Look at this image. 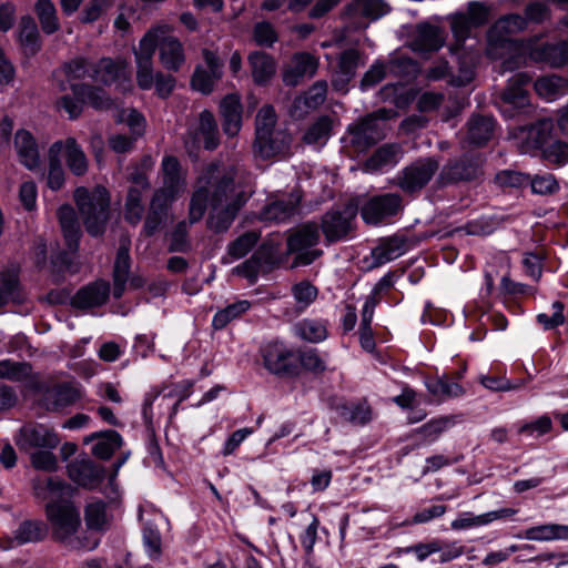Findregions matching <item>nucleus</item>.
Listing matches in <instances>:
<instances>
[{"label":"nucleus","instance_id":"nucleus-2","mask_svg":"<svg viewBox=\"0 0 568 568\" xmlns=\"http://www.w3.org/2000/svg\"><path fill=\"white\" fill-rule=\"evenodd\" d=\"M277 118L272 105L261 108L255 118L253 152L268 160L291 155L292 136L286 129L276 125Z\"/></svg>","mask_w":568,"mask_h":568},{"label":"nucleus","instance_id":"nucleus-31","mask_svg":"<svg viewBox=\"0 0 568 568\" xmlns=\"http://www.w3.org/2000/svg\"><path fill=\"white\" fill-rule=\"evenodd\" d=\"M58 219L63 233L67 247L71 252H77L79 240L81 236L80 224L78 222L75 211L70 205H62L58 210Z\"/></svg>","mask_w":568,"mask_h":568},{"label":"nucleus","instance_id":"nucleus-8","mask_svg":"<svg viewBox=\"0 0 568 568\" xmlns=\"http://www.w3.org/2000/svg\"><path fill=\"white\" fill-rule=\"evenodd\" d=\"M320 242L318 225L307 222L293 230L287 237V251L295 254V265H308L322 255V250L314 248Z\"/></svg>","mask_w":568,"mask_h":568},{"label":"nucleus","instance_id":"nucleus-34","mask_svg":"<svg viewBox=\"0 0 568 568\" xmlns=\"http://www.w3.org/2000/svg\"><path fill=\"white\" fill-rule=\"evenodd\" d=\"M14 145L20 162L32 170L39 165L40 154L38 144L29 131L19 130L14 136Z\"/></svg>","mask_w":568,"mask_h":568},{"label":"nucleus","instance_id":"nucleus-39","mask_svg":"<svg viewBox=\"0 0 568 568\" xmlns=\"http://www.w3.org/2000/svg\"><path fill=\"white\" fill-rule=\"evenodd\" d=\"M402 154V148L396 143H386L379 146L365 162L367 172H377L384 168L395 165Z\"/></svg>","mask_w":568,"mask_h":568},{"label":"nucleus","instance_id":"nucleus-64","mask_svg":"<svg viewBox=\"0 0 568 568\" xmlns=\"http://www.w3.org/2000/svg\"><path fill=\"white\" fill-rule=\"evenodd\" d=\"M292 294L298 308L304 310L315 301L317 288L308 281H302L292 286Z\"/></svg>","mask_w":568,"mask_h":568},{"label":"nucleus","instance_id":"nucleus-40","mask_svg":"<svg viewBox=\"0 0 568 568\" xmlns=\"http://www.w3.org/2000/svg\"><path fill=\"white\" fill-rule=\"evenodd\" d=\"M495 122L486 115H473L467 123V140L469 144L484 145L493 136Z\"/></svg>","mask_w":568,"mask_h":568},{"label":"nucleus","instance_id":"nucleus-33","mask_svg":"<svg viewBox=\"0 0 568 568\" xmlns=\"http://www.w3.org/2000/svg\"><path fill=\"white\" fill-rule=\"evenodd\" d=\"M402 65L414 68V63L409 59L395 58V59H392L387 64L376 61L374 64L371 65V68L363 75L362 81H361L362 89H366V88L376 85L385 78L387 72L397 73L398 69Z\"/></svg>","mask_w":568,"mask_h":568},{"label":"nucleus","instance_id":"nucleus-26","mask_svg":"<svg viewBox=\"0 0 568 568\" xmlns=\"http://www.w3.org/2000/svg\"><path fill=\"white\" fill-rule=\"evenodd\" d=\"M531 77L526 72L514 74L501 93V100L516 109H523L528 105L527 85L530 83Z\"/></svg>","mask_w":568,"mask_h":568},{"label":"nucleus","instance_id":"nucleus-5","mask_svg":"<svg viewBox=\"0 0 568 568\" xmlns=\"http://www.w3.org/2000/svg\"><path fill=\"white\" fill-rule=\"evenodd\" d=\"M149 40L151 51L159 50L161 65L170 72H179L186 62L185 48L182 41L174 36V28L168 23L152 26L142 37Z\"/></svg>","mask_w":568,"mask_h":568},{"label":"nucleus","instance_id":"nucleus-29","mask_svg":"<svg viewBox=\"0 0 568 568\" xmlns=\"http://www.w3.org/2000/svg\"><path fill=\"white\" fill-rule=\"evenodd\" d=\"M531 58L551 68H561L568 63V41L541 44L531 51Z\"/></svg>","mask_w":568,"mask_h":568},{"label":"nucleus","instance_id":"nucleus-41","mask_svg":"<svg viewBox=\"0 0 568 568\" xmlns=\"http://www.w3.org/2000/svg\"><path fill=\"white\" fill-rule=\"evenodd\" d=\"M71 91L83 103H88L97 110H108L112 105V101L106 92L100 88L85 83H74L71 84Z\"/></svg>","mask_w":568,"mask_h":568},{"label":"nucleus","instance_id":"nucleus-3","mask_svg":"<svg viewBox=\"0 0 568 568\" xmlns=\"http://www.w3.org/2000/svg\"><path fill=\"white\" fill-rule=\"evenodd\" d=\"M74 200L87 232L91 236L102 235L110 216L108 191L102 186L92 191L81 186L75 190Z\"/></svg>","mask_w":568,"mask_h":568},{"label":"nucleus","instance_id":"nucleus-54","mask_svg":"<svg viewBox=\"0 0 568 568\" xmlns=\"http://www.w3.org/2000/svg\"><path fill=\"white\" fill-rule=\"evenodd\" d=\"M332 131V120L327 115L320 116L305 132L303 140L307 144H324Z\"/></svg>","mask_w":568,"mask_h":568},{"label":"nucleus","instance_id":"nucleus-4","mask_svg":"<svg viewBox=\"0 0 568 568\" xmlns=\"http://www.w3.org/2000/svg\"><path fill=\"white\" fill-rule=\"evenodd\" d=\"M485 162L480 153H465L448 159L438 171L435 186L442 190L448 186L480 183L485 175Z\"/></svg>","mask_w":568,"mask_h":568},{"label":"nucleus","instance_id":"nucleus-63","mask_svg":"<svg viewBox=\"0 0 568 568\" xmlns=\"http://www.w3.org/2000/svg\"><path fill=\"white\" fill-rule=\"evenodd\" d=\"M0 288L9 296L13 302H22L20 294V284L18 277V270L8 268L0 273Z\"/></svg>","mask_w":568,"mask_h":568},{"label":"nucleus","instance_id":"nucleus-61","mask_svg":"<svg viewBox=\"0 0 568 568\" xmlns=\"http://www.w3.org/2000/svg\"><path fill=\"white\" fill-rule=\"evenodd\" d=\"M258 235L255 232H246L231 242L227 246V255L233 260L245 256L257 243Z\"/></svg>","mask_w":568,"mask_h":568},{"label":"nucleus","instance_id":"nucleus-59","mask_svg":"<svg viewBox=\"0 0 568 568\" xmlns=\"http://www.w3.org/2000/svg\"><path fill=\"white\" fill-rule=\"evenodd\" d=\"M130 245L131 242L126 237L120 240L116 258L114 262L113 277L118 282H126L130 271Z\"/></svg>","mask_w":568,"mask_h":568},{"label":"nucleus","instance_id":"nucleus-53","mask_svg":"<svg viewBox=\"0 0 568 568\" xmlns=\"http://www.w3.org/2000/svg\"><path fill=\"white\" fill-rule=\"evenodd\" d=\"M295 333L302 339L311 343L322 342L327 336L325 324L317 320H303L295 325Z\"/></svg>","mask_w":568,"mask_h":568},{"label":"nucleus","instance_id":"nucleus-22","mask_svg":"<svg viewBox=\"0 0 568 568\" xmlns=\"http://www.w3.org/2000/svg\"><path fill=\"white\" fill-rule=\"evenodd\" d=\"M275 262V255L271 246H262L256 250L252 256L237 265L234 273L246 277L251 283H254L260 272H267L271 270Z\"/></svg>","mask_w":568,"mask_h":568},{"label":"nucleus","instance_id":"nucleus-23","mask_svg":"<svg viewBox=\"0 0 568 568\" xmlns=\"http://www.w3.org/2000/svg\"><path fill=\"white\" fill-rule=\"evenodd\" d=\"M318 67L317 60L310 53H296L283 73V81L286 85L295 87L304 78L315 74Z\"/></svg>","mask_w":568,"mask_h":568},{"label":"nucleus","instance_id":"nucleus-1","mask_svg":"<svg viewBox=\"0 0 568 568\" xmlns=\"http://www.w3.org/2000/svg\"><path fill=\"white\" fill-rule=\"evenodd\" d=\"M240 171L235 165L222 168L216 163L209 164L202 171L191 196L189 222L182 221L175 226L171 237V252L187 250L189 225L199 222L207 207V227L211 231L224 233L231 227L250 197V194L235 183Z\"/></svg>","mask_w":568,"mask_h":568},{"label":"nucleus","instance_id":"nucleus-45","mask_svg":"<svg viewBox=\"0 0 568 568\" xmlns=\"http://www.w3.org/2000/svg\"><path fill=\"white\" fill-rule=\"evenodd\" d=\"M425 385L427 390L438 402L459 397L464 394V388L458 383L449 381L446 375L427 378Z\"/></svg>","mask_w":568,"mask_h":568},{"label":"nucleus","instance_id":"nucleus-7","mask_svg":"<svg viewBox=\"0 0 568 568\" xmlns=\"http://www.w3.org/2000/svg\"><path fill=\"white\" fill-rule=\"evenodd\" d=\"M395 112L388 109H379L372 112L347 129V143L356 153H362L385 138V121Z\"/></svg>","mask_w":568,"mask_h":568},{"label":"nucleus","instance_id":"nucleus-13","mask_svg":"<svg viewBox=\"0 0 568 568\" xmlns=\"http://www.w3.org/2000/svg\"><path fill=\"white\" fill-rule=\"evenodd\" d=\"M264 367L272 374L294 376L298 373L297 356L284 344L274 342L262 348Z\"/></svg>","mask_w":568,"mask_h":568},{"label":"nucleus","instance_id":"nucleus-6","mask_svg":"<svg viewBox=\"0 0 568 568\" xmlns=\"http://www.w3.org/2000/svg\"><path fill=\"white\" fill-rule=\"evenodd\" d=\"M45 515L50 524L52 537L71 548L85 547L75 537L81 527V517L78 509L70 500L50 503L45 505Z\"/></svg>","mask_w":568,"mask_h":568},{"label":"nucleus","instance_id":"nucleus-11","mask_svg":"<svg viewBox=\"0 0 568 568\" xmlns=\"http://www.w3.org/2000/svg\"><path fill=\"white\" fill-rule=\"evenodd\" d=\"M356 215L357 206L352 203L326 212L321 222L326 241L332 243L345 239L353 230Z\"/></svg>","mask_w":568,"mask_h":568},{"label":"nucleus","instance_id":"nucleus-50","mask_svg":"<svg viewBox=\"0 0 568 568\" xmlns=\"http://www.w3.org/2000/svg\"><path fill=\"white\" fill-rule=\"evenodd\" d=\"M67 164L75 175H83L88 170V160L84 152L73 138H69L63 143Z\"/></svg>","mask_w":568,"mask_h":568},{"label":"nucleus","instance_id":"nucleus-10","mask_svg":"<svg viewBox=\"0 0 568 568\" xmlns=\"http://www.w3.org/2000/svg\"><path fill=\"white\" fill-rule=\"evenodd\" d=\"M439 163L434 158H424L404 168L396 176V185L405 193H416L424 189L435 173Z\"/></svg>","mask_w":568,"mask_h":568},{"label":"nucleus","instance_id":"nucleus-57","mask_svg":"<svg viewBox=\"0 0 568 568\" xmlns=\"http://www.w3.org/2000/svg\"><path fill=\"white\" fill-rule=\"evenodd\" d=\"M247 301H239L232 303L219 311L213 317V327L215 329L224 328L231 321L237 318L250 308Z\"/></svg>","mask_w":568,"mask_h":568},{"label":"nucleus","instance_id":"nucleus-18","mask_svg":"<svg viewBox=\"0 0 568 568\" xmlns=\"http://www.w3.org/2000/svg\"><path fill=\"white\" fill-rule=\"evenodd\" d=\"M90 78L98 83L110 85L116 81H129L128 63L122 59L102 58L94 62Z\"/></svg>","mask_w":568,"mask_h":568},{"label":"nucleus","instance_id":"nucleus-56","mask_svg":"<svg viewBox=\"0 0 568 568\" xmlns=\"http://www.w3.org/2000/svg\"><path fill=\"white\" fill-rule=\"evenodd\" d=\"M84 518L90 529H104L108 524L106 504L102 500L90 501L85 507Z\"/></svg>","mask_w":568,"mask_h":568},{"label":"nucleus","instance_id":"nucleus-37","mask_svg":"<svg viewBox=\"0 0 568 568\" xmlns=\"http://www.w3.org/2000/svg\"><path fill=\"white\" fill-rule=\"evenodd\" d=\"M48 534V527L39 520H24L13 532L12 539H8V545L3 548L13 547V544L23 545L27 542H37L42 540Z\"/></svg>","mask_w":568,"mask_h":568},{"label":"nucleus","instance_id":"nucleus-32","mask_svg":"<svg viewBox=\"0 0 568 568\" xmlns=\"http://www.w3.org/2000/svg\"><path fill=\"white\" fill-rule=\"evenodd\" d=\"M93 440L95 444L92 447V454L101 459H109L122 445V437L112 429L91 434L84 438V444Z\"/></svg>","mask_w":568,"mask_h":568},{"label":"nucleus","instance_id":"nucleus-17","mask_svg":"<svg viewBox=\"0 0 568 568\" xmlns=\"http://www.w3.org/2000/svg\"><path fill=\"white\" fill-rule=\"evenodd\" d=\"M202 54L206 63V69L201 65L195 68L191 79V85L194 90L209 94L212 92L215 81L222 77L223 63L216 53L209 49H204Z\"/></svg>","mask_w":568,"mask_h":568},{"label":"nucleus","instance_id":"nucleus-20","mask_svg":"<svg viewBox=\"0 0 568 568\" xmlns=\"http://www.w3.org/2000/svg\"><path fill=\"white\" fill-rule=\"evenodd\" d=\"M68 474L75 484L92 489L104 478L103 468L89 459H75L68 465Z\"/></svg>","mask_w":568,"mask_h":568},{"label":"nucleus","instance_id":"nucleus-30","mask_svg":"<svg viewBox=\"0 0 568 568\" xmlns=\"http://www.w3.org/2000/svg\"><path fill=\"white\" fill-rule=\"evenodd\" d=\"M405 240L400 236H390L381 240L378 245L372 250V267H378L390 262L405 252Z\"/></svg>","mask_w":568,"mask_h":568},{"label":"nucleus","instance_id":"nucleus-14","mask_svg":"<svg viewBox=\"0 0 568 568\" xmlns=\"http://www.w3.org/2000/svg\"><path fill=\"white\" fill-rule=\"evenodd\" d=\"M14 439L17 446L24 452L32 448L54 449L60 444V437L53 428L32 423L22 426Z\"/></svg>","mask_w":568,"mask_h":568},{"label":"nucleus","instance_id":"nucleus-15","mask_svg":"<svg viewBox=\"0 0 568 568\" xmlns=\"http://www.w3.org/2000/svg\"><path fill=\"white\" fill-rule=\"evenodd\" d=\"M201 139L206 150H215L220 144L217 123L209 110H203L199 115V125L187 131L184 144L189 152L199 149Z\"/></svg>","mask_w":568,"mask_h":568},{"label":"nucleus","instance_id":"nucleus-24","mask_svg":"<svg viewBox=\"0 0 568 568\" xmlns=\"http://www.w3.org/2000/svg\"><path fill=\"white\" fill-rule=\"evenodd\" d=\"M149 40L141 39L139 49L134 50L136 63V83L142 90H150L154 84L155 73L153 68V52Z\"/></svg>","mask_w":568,"mask_h":568},{"label":"nucleus","instance_id":"nucleus-43","mask_svg":"<svg viewBox=\"0 0 568 568\" xmlns=\"http://www.w3.org/2000/svg\"><path fill=\"white\" fill-rule=\"evenodd\" d=\"M171 202L172 201L162 197V195L153 194L143 225V233L146 236H152L164 223L168 215V207Z\"/></svg>","mask_w":568,"mask_h":568},{"label":"nucleus","instance_id":"nucleus-16","mask_svg":"<svg viewBox=\"0 0 568 568\" xmlns=\"http://www.w3.org/2000/svg\"><path fill=\"white\" fill-rule=\"evenodd\" d=\"M161 171L163 185L154 192L155 195L174 201L186 187L185 174L179 160L173 155H166L162 160Z\"/></svg>","mask_w":568,"mask_h":568},{"label":"nucleus","instance_id":"nucleus-27","mask_svg":"<svg viewBox=\"0 0 568 568\" xmlns=\"http://www.w3.org/2000/svg\"><path fill=\"white\" fill-rule=\"evenodd\" d=\"M222 126L226 135L235 136L242 128V104L235 94L226 95L220 104Z\"/></svg>","mask_w":568,"mask_h":568},{"label":"nucleus","instance_id":"nucleus-38","mask_svg":"<svg viewBox=\"0 0 568 568\" xmlns=\"http://www.w3.org/2000/svg\"><path fill=\"white\" fill-rule=\"evenodd\" d=\"M534 88L540 98L551 102L568 94V79L557 74L541 77Z\"/></svg>","mask_w":568,"mask_h":568},{"label":"nucleus","instance_id":"nucleus-55","mask_svg":"<svg viewBox=\"0 0 568 568\" xmlns=\"http://www.w3.org/2000/svg\"><path fill=\"white\" fill-rule=\"evenodd\" d=\"M94 68V62L90 61L84 57H75L72 60L63 63L61 69L55 72L57 75L59 72L63 73L69 80H80L85 77L90 78V73Z\"/></svg>","mask_w":568,"mask_h":568},{"label":"nucleus","instance_id":"nucleus-42","mask_svg":"<svg viewBox=\"0 0 568 568\" xmlns=\"http://www.w3.org/2000/svg\"><path fill=\"white\" fill-rule=\"evenodd\" d=\"M456 416H439L428 420L415 429L422 443L432 444L436 442L446 430L456 425Z\"/></svg>","mask_w":568,"mask_h":568},{"label":"nucleus","instance_id":"nucleus-58","mask_svg":"<svg viewBox=\"0 0 568 568\" xmlns=\"http://www.w3.org/2000/svg\"><path fill=\"white\" fill-rule=\"evenodd\" d=\"M144 207L142 204V192L139 187H130L125 202L124 219L132 225L139 224Z\"/></svg>","mask_w":568,"mask_h":568},{"label":"nucleus","instance_id":"nucleus-46","mask_svg":"<svg viewBox=\"0 0 568 568\" xmlns=\"http://www.w3.org/2000/svg\"><path fill=\"white\" fill-rule=\"evenodd\" d=\"M413 49L420 52L436 51L443 45V37L437 27L420 24L413 40Z\"/></svg>","mask_w":568,"mask_h":568},{"label":"nucleus","instance_id":"nucleus-44","mask_svg":"<svg viewBox=\"0 0 568 568\" xmlns=\"http://www.w3.org/2000/svg\"><path fill=\"white\" fill-rule=\"evenodd\" d=\"M554 129L551 119H541L525 130L526 138L521 145L523 152L541 148L550 138Z\"/></svg>","mask_w":568,"mask_h":568},{"label":"nucleus","instance_id":"nucleus-21","mask_svg":"<svg viewBox=\"0 0 568 568\" xmlns=\"http://www.w3.org/2000/svg\"><path fill=\"white\" fill-rule=\"evenodd\" d=\"M327 83L315 82L306 92L294 99L290 113L295 119H302L311 111L317 109L326 99Z\"/></svg>","mask_w":568,"mask_h":568},{"label":"nucleus","instance_id":"nucleus-25","mask_svg":"<svg viewBox=\"0 0 568 568\" xmlns=\"http://www.w3.org/2000/svg\"><path fill=\"white\" fill-rule=\"evenodd\" d=\"M109 294V284L97 281L79 290L72 297V305L81 310L98 307L106 302Z\"/></svg>","mask_w":568,"mask_h":568},{"label":"nucleus","instance_id":"nucleus-47","mask_svg":"<svg viewBox=\"0 0 568 568\" xmlns=\"http://www.w3.org/2000/svg\"><path fill=\"white\" fill-rule=\"evenodd\" d=\"M515 513H516V510H514L511 508H503L500 510L489 511V513L478 515V516H475L470 513H466L460 518L455 519L452 523V528L459 530V529H466V528L474 527V526H484V525L491 523L493 520L504 518V517H509V516L514 515Z\"/></svg>","mask_w":568,"mask_h":568},{"label":"nucleus","instance_id":"nucleus-52","mask_svg":"<svg viewBox=\"0 0 568 568\" xmlns=\"http://www.w3.org/2000/svg\"><path fill=\"white\" fill-rule=\"evenodd\" d=\"M62 150L63 142L61 141L54 142L49 150L50 169L48 173V186L53 191L61 189L64 183V171L57 158Z\"/></svg>","mask_w":568,"mask_h":568},{"label":"nucleus","instance_id":"nucleus-12","mask_svg":"<svg viewBox=\"0 0 568 568\" xmlns=\"http://www.w3.org/2000/svg\"><path fill=\"white\" fill-rule=\"evenodd\" d=\"M403 209V199L397 193H385L369 197L361 207L363 220L367 224H379Z\"/></svg>","mask_w":568,"mask_h":568},{"label":"nucleus","instance_id":"nucleus-62","mask_svg":"<svg viewBox=\"0 0 568 568\" xmlns=\"http://www.w3.org/2000/svg\"><path fill=\"white\" fill-rule=\"evenodd\" d=\"M348 9L359 11L372 20H376L389 11V7L383 0H354Z\"/></svg>","mask_w":568,"mask_h":568},{"label":"nucleus","instance_id":"nucleus-28","mask_svg":"<svg viewBox=\"0 0 568 568\" xmlns=\"http://www.w3.org/2000/svg\"><path fill=\"white\" fill-rule=\"evenodd\" d=\"M34 496L47 504L60 503L69 494L70 487L60 479L38 477L32 483Z\"/></svg>","mask_w":568,"mask_h":568},{"label":"nucleus","instance_id":"nucleus-49","mask_svg":"<svg viewBox=\"0 0 568 568\" xmlns=\"http://www.w3.org/2000/svg\"><path fill=\"white\" fill-rule=\"evenodd\" d=\"M34 11L45 34H53L60 29L57 9L51 0H38Z\"/></svg>","mask_w":568,"mask_h":568},{"label":"nucleus","instance_id":"nucleus-36","mask_svg":"<svg viewBox=\"0 0 568 568\" xmlns=\"http://www.w3.org/2000/svg\"><path fill=\"white\" fill-rule=\"evenodd\" d=\"M19 43L26 57H33L41 49L38 26L34 19L30 16H23L20 19Z\"/></svg>","mask_w":568,"mask_h":568},{"label":"nucleus","instance_id":"nucleus-9","mask_svg":"<svg viewBox=\"0 0 568 568\" xmlns=\"http://www.w3.org/2000/svg\"><path fill=\"white\" fill-rule=\"evenodd\" d=\"M526 26V19L519 14H509L499 19L488 32L487 54L491 59L504 58L505 51H510L514 47L507 34L521 31Z\"/></svg>","mask_w":568,"mask_h":568},{"label":"nucleus","instance_id":"nucleus-48","mask_svg":"<svg viewBox=\"0 0 568 568\" xmlns=\"http://www.w3.org/2000/svg\"><path fill=\"white\" fill-rule=\"evenodd\" d=\"M252 77L257 84L266 83L275 73L274 60L264 52H253L248 57Z\"/></svg>","mask_w":568,"mask_h":568},{"label":"nucleus","instance_id":"nucleus-51","mask_svg":"<svg viewBox=\"0 0 568 568\" xmlns=\"http://www.w3.org/2000/svg\"><path fill=\"white\" fill-rule=\"evenodd\" d=\"M336 410L342 420L354 425H364L372 418L371 408L365 404H341Z\"/></svg>","mask_w":568,"mask_h":568},{"label":"nucleus","instance_id":"nucleus-35","mask_svg":"<svg viewBox=\"0 0 568 568\" xmlns=\"http://www.w3.org/2000/svg\"><path fill=\"white\" fill-rule=\"evenodd\" d=\"M300 201L301 196L297 194H290L283 199L275 200L264 207L262 217L265 221L284 222L295 214Z\"/></svg>","mask_w":568,"mask_h":568},{"label":"nucleus","instance_id":"nucleus-19","mask_svg":"<svg viewBox=\"0 0 568 568\" xmlns=\"http://www.w3.org/2000/svg\"><path fill=\"white\" fill-rule=\"evenodd\" d=\"M80 397L79 390L68 383L47 387L39 399L40 405L49 412H58L72 405Z\"/></svg>","mask_w":568,"mask_h":568},{"label":"nucleus","instance_id":"nucleus-60","mask_svg":"<svg viewBox=\"0 0 568 568\" xmlns=\"http://www.w3.org/2000/svg\"><path fill=\"white\" fill-rule=\"evenodd\" d=\"M31 375V366L24 362L0 361V378L21 382Z\"/></svg>","mask_w":568,"mask_h":568}]
</instances>
